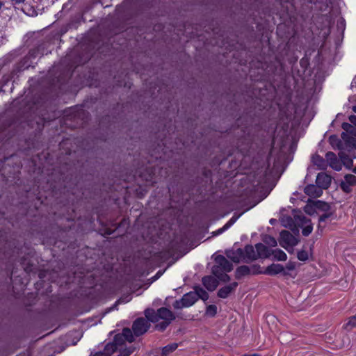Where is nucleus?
I'll return each instance as SVG.
<instances>
[{"mask_svg": "<svg viewBox=\"0 0 356 356\" xmlns=\"http://www.w3.org/2000/svg\"><path fill=\"white\" fill-rule=\"evenodd\" d=\"M238 283L234 282L227 286L220 288L218 291V296L220 298H227L232 293L234 292Z\"/></svg>", "mask_w": 356, "mask_h": 356, "instance_id": "obj_11", "label": "nucleus"}, {"mask_svg": "<svg viewBox=\"0 0 356 356\" xmlns=\"http://www.w3.org/2000/svg\"><path fill=\"white\" fill-rule=\"evenodd\" d=\"M193 292H195L197 294V300L200 298L202 300L206 301L209 298L208 293L200 286H195Z\"/></svg>", "mask_w": 356, "mask_h": 356, "instance_id": "obj_19", "label": "nucleus"}, {"mask_svg": "<svg viewBox=\"0 0 356 356\" xmlns=\"http://www.w3.org/2000/svg\"><path fill=\"white\" fill-rule=\"evenodd\" d=\"M326 161L327 166L334 169V170L339 171L342 168V163L339 159H337V155L332 152H328L325 154Z\"/></svg>", "mask_w": 356, "mask_h": 356, "instance_id": "obj_7", "label": "nucleus"}, {"mask_svg": "<svg viewBox=\"0 0 356 356\" xmlns=\"http://www.w3.org/2000/svg\"><path fill=\"white\" fill-rule=\"evenodd\" d=\"M297 257L300 261H305L309 258L308 252L304 250L298 251Z\"/></svg>", "mask_w": 356, "mask_h": 356, "instance_id": "obj_30", "label": "nucleus"}, {"mask_svg": "<svg viewBox=\"0 0 356 356\" xmlns=\"http://www.w3.org/2000/svg\"><path fill=\"white\" fill-rule=\"evenodd\" d=\"M25 0H11L13 4H19L24 3Z\"/></svg>", "mask_w": 356, "mask_h": 356, "instance_id": "obj_41", "label": "nucleus"}, {"mask_svg": "<svg viewBox=\"0 0 356 356\" xmlns=\"http://www.w3.org/2000/svg\"><path fill=\"white\" fill-rule=\"evenodd\" d=\"M332 215H333V213L329 211L325 212V213L320 216L319 220H318V221H319L318 227H321V222H325L327 219L330 218Z\"/></svg>", "mask_w": 356, "mask_h": 356, "instance_id": "obj_32", "label": "nucleus"}, {"mask_svg": "<svg viewBox=\"0 0 356 356\" xmlns=\"http://www.w3.org/2000/svg\"><path fill=\"white\" fill-rule=\"evenodd\" d=\"M271 254L273 256L274 259L277 261H284L287 259L286 254L280 249H275L273 250Z\"/></svg>", "mask_w": 356, "mask_h": 356, "instance_id": "obj_20", "label": "nucleus"}, {"mask_svg": "<svg viewBox=\"0 0 356 356\" xmlns=\"http://www.w3.org/2000/svg\"><path fill=\"white\" fill-rule=\"evenodd\" d=\"M135 349L136 348L134 346H130L124 349L120 348L118 349L120 354L118 356H129L131 353H134Z\"/></svg>", "mask_w": 356, "mask_h": 356, "instance_id": "obj_27", "label": "nucleus"}, {"mask_svg": "<svg viewBox=\"0 0 356 356\" xmlns=\"http://www.w3.org/2000/svg\"><path fill=\"white\" fill-rule=\"evenodd\" d=\"M312 162L318 170H326L327 168L326 159L323 158L318 154H315L312 156Z\"/></svg>", "mask_w": 356, "mask_h": 356, "instance_id": "obj_16", "label": "nucleus"}, {"mask_svg": "<svg viewBox=\"0 0 356 356\" xmlns=\"http://www.w3.org/2000/svg\"><path fill=\"white\" fill-rule=\"evenodd\" d=\"M264 273L266 275L274 276L278 274H282L284 277H293L294 276L290 273H288L286 269L284 268V266H283L282 264H272L270 266H268L265 270L264 271Z\"/></svg>", "mask_w": 356, "mask_h": 356, "instance_id": "obj_6", "label": "nucleus"}, {"mask_svg": "<svg viewBox=\"0 0 356 356\" xmlns=\"http://www.w3.org/2000/svg\"><path fill=\"white\" fill-rule=\"evenodd\" d=\"M149 177H151V176L149 175ZM147 180L151 181L152 180V177H150L149 179H147Z\"/></svg>", "mask_w": 356, "mask_h": 356, "instance_id": "obj_47", "label": "nucleus"}, {"mask_svg": "<svg viewBox=\"0 0 356 356\" xmlns=\"http://www.w3.org/2000/svg\"><path fill=\"white\" fill-rule=\"evenodd\" d=\"M341 127L344 131L350 134H352L354 130L353 126L348 122L342 123Z\"/></svg>", "mask_w": 356, "mask_h": 356, "instance_id": "obj_33", "label": "nucleus"}, {"mask_svg": "<svg viewBox=\"0 0 356 356\" xmlns=\"http://www.w3.org/2000/svg\"><path fill=\"white\" fill-rule=\"evenodd\" d=\"M214 261L215 263L218 264L226 273L230 272L233 269L232 264L222 255H217L214 258Z\"/></svg>", "mask_w": 356, "mask_h": 356, "instance_id": "obj_12", "label": "nucleus"}, {"mask_svg": "<svg viewBox=\"0 0 356 356\" xmlns=\"http://www.w3.org/2000/svg\"><path fill=\"white\" fill-rule=\"evenodd\" d=\"M353 172H354L355 173H356V166L354 168V169H353Z\"/></svg>", "mask_w": 356, "mask_h": 356, "instance_id": "obj_46", "label": "nucleus"}, {"mask_svg": "<svg viewBox=\"0 0 356 356\" xmlns=\"http://www.w3.org/2000/svg\"><path fill=\"white\" fill-rule=\"evenodd\" d=\"M217 312V307L214 305H210L207 307L206 313L207 314L214 316Z\"/></svg>", "mask_w": 356, "mask_h": 356, "instance_id": "obj_31", "label": "nucleus"}, {"mask_svg": "<svg viewBox=\"0 0 356 356\" xmlns=\"http://www.w3.org/2000/svg\"><path fill=\"white\" fill-rule=\"evenodd\" d=\"M249 267L251 268L250 274L257 275V274L264 273V272L260 270V266L258 265H252Z\"/></svg>", "mask_w": 356, "mask_h": 356, "instance_id": "obj_34", "label": "nucleus"}, {"mask_svg": "<svg viewBox=\"0 0 356 356\" xmlns=\"http://www.w3.org/2000/svg\"><path fill=\"white\" fill-rule=\"evenodd\" d=\"M356 185V176L348 174L344 176V179L340 184V188L345 193L351 191V186Z\"/></svg>", "mask_w": 356, "mask_h": 356, "instance_id": "obj_8", "label": "nucleus"}, {"mask_svg": "<svg viewBox=\"0 0 356 356\" xmlns=\"http://www.w3.org/2000/svg\"><path fill=\"white\" fill-rule=\"evenodd\" d=\"M353 111L356 113V106L353 107Z\"/></svg>", "mask_w": 356, "mask_h": 356, "instance_id": "obj_45", "label": "nucleus"}, {"mask_svg": "<svg viewBox=\"0 0 356 356\" xmlns=\"http://www.w3.org/2000/svg\"><path fill=\"white\" fill-rule=\"evenodd\" d=\"M275 222V219H271V220H270V223L271 225H273Z\"/></svg>", "mask_w": 356, "mask_h": 356, "instance_id": "obj_44", "label": "nucleus"}, {"mask_svg": "<svg viewBox=\"0 0 356 356\" xmlns=\"http://www.w3.org/2000/svg\"><path fill=\"white\" fill-rule=\"evenodd\" d=\"M197 301V294L195 292L190 291L183 296V297L175 301L173 307L176 309H180L184 307L192 306Z\"/></svg>", "mask_w": 356, "mask_h": 356, "instance_id": "obj_4", "label": "nucleus"}, {"mask_svg": "<svg viewBox=\"0 0 356 356\" xmlns=\"http://www.w3.org/2000/svg\"><path fill=\"white\" fill-rule=\"evenodd\" d=\"M149 320L146 318H138L132 325L133 332L135 336L139 337L145 334L150 327Z\"/></svg>", "mask_w": 356, "mask_h": 356, "instance_id": "obj_5", "label": "nucleus"}, {"mask_svg": "<svg viewBox=\"0 0 356 356\" xmlns=\"http://www.w3.org/2000/svg\"><path fill=\"white\" fill-rule=\"evenodd\" d=\"M356 327V314L355 316H350L348 319L347 323H346L343 327L347 330L350 331L354 327Z\"/></svg>", "mask_w": 356, "mask_h": 356, "instance_id": "obj_22", "label": "nucleus"}, {"mask_svg": "<svg viewBox=\"0 0 356 356\" xmlns=\"http://www.w3.org/2000/svg\"><path fill=\"white\" fill-rule=\"evenodd\" d=\"M235 219H234V218H232V219H230L225 225H229V227L232 225L234 222H235Z\"/></svg>", "mask_w": 356, "mask_h": 356, "instance_id": "obj_39", "label": "nucleus"}, {"mask_svg": "<svg viewBox=\"0 0 356 356\" xmlns=\"http://www.w3.org/2000/svg\"><path fill=\"white\" fill-rule=\"evenodd\" d=\"M120 334L123 336V339L125 341H127L130 343L134 341L133 332L129 328H124L122 330V332Z\"/></svg>", "mask_w": 356, "mask_h": 356, "instance_id": "obj_24", "label": "nucleus"}, {"mask_svg": "<svg viewBox=\"0 0 356 356\" xmlns=\"http://www.w3.org/2000/svg\"><path fill=\"white\" fill-rule=\"evenodd\" d=\"M93 356H108V355H105V353H103L102 352H97Z\"/></svg>", "mask_w": 356, "mask_h": 356, "instance_id": "obj_42", "label": "nucleus"}, {"mask_svg": "<svg viewBox=\"0 0 356 356\" xmlns=\"http://www.w3.org/2000/svg\"><path fill=\"white\" fill-rule=\"evenodd\" d=\"M299 242V240L294 236L289 231L282 230L280 234L279 243L289 252L293 251V247Z\"/></svg>", "mask_w": 356, "mask_h": 356, "instance_id": "obj_2", "label": "nucleus"}, {"mask_svg": "<svg viewBox=\"0 0 356 356\" xmlns=\"http://www.w3.org/2000/svg\"><path fill=\"white\" fill-rule=\"evenodd\" d=\"M243 356H261V355L259 354H252V355L245 354Z\"/></svg>", "mask_w": 356, "mask_h": 356, "instance_id": "obj_43", "label": "nucleus"}, {"mask_svg": "<svg viewBox=\"0 0 356 356\" xmlns=\"http://www.w3.org/2000/svg\"><path fill=\"white\" fill-rule=\"evenodd\" d=\"M264 241L268 245L271 247H275L277 245L276 239L270 236H266L264 240Z\"/></svg>", "mask_w": 356, "mask_h": 356, "instance_id": "obj_29", "label": "nucleus"}, {"mask_svg": "<svg viewBox=\"0 0 356 356\" xmlns=\"http://www.w3.org/2000/svg\"><path fill=\"white\" fill-rule=\"evenodd\" d=\"M348 120L352 124H353L356 127V115H350Z\"/></svg>", "mask_w": 356, "mask_h": 356, "instance_id": "obj_38", "label": "nucleus"}, {"mask_svg": "<svg viewBox=\"0 0 356 356\" xmlns=\"http://www.w3.org/2000/svg\"><path fill=\"white\" fill-rule=\"evenodd\" d=\"M118 351V347L115 346V344L113 343V342H110L107 343L104 349L103 353H105V355L108 356H111L113 353Z\"/></svg>", "mask_w": 356, "mask_h": 356, "instance_id": "obj_23", "label": "nucleus"}, {"mask_svg": "<svg viewBox=\"0 0 356 356\" xmlns=\"http://www.w3.org/2000/svg\"><path fill=\"white\" fill-rule=\"evenodd\" d=\"M315 207L317 209L325 212L330 210V205L328 203L320 200L315 203Z\"/></svg>", "mask_w": 356, "mask_h": 356, "instance_id": "obj_25", "label": "nucleus"}, {"mask_svg": "<svg viewBox=\"0 0 356 356\" xmlns=\"http://www.w3.org/2000/svg\"><path fill=\"white\" fill-rule=\"evenodd\" d=\"M202 284L210 291H214L218 285V281L212 276H205L202 278Z\"/></svg>", "mask_w": 356, "mask_h": 356, "instance_id": "obj_15", "label": "nucleus"}, {"mask_svg": "<svg viewBox=\"0 0 356 356\" xmlns=\"http://www.w3.org/2000/svg\"><path fill=\"white\" fill-rule=\"evenodd\" d=\"M305 193L312 197H320L323 193V189L318 186L316 184H309L307 185L305 189Z\"/></svg>", "mask_w": 356, "mask_h": 356, "instance_id": "obj_13", "label": "nucleus"}, {"mask_svg": "<svg viewBox=\"0 0 356 356\" xmlns=\"http://www.w3.org/2000/svg\"><path fill=\"white\" fill-rule=\"evenodd\" d=\"M339 156L341 159L340 161L347 168H350L353 165V160L344 152H340Z\"/></svg>", "mask_w": 356, "mask_h": 356, "instance_id": "obj_21", "label": "nucleus"}, {"mask_svg": "<svg viewBox=\"0 0 356 356\" xmlns=\"http://www.w3.org/2000/svg\"><path fill=\"white\" fill-rule=\"evenodd\" d=\"M294 222L297 226L302 229V234L303 236H307L312 233L313 230L312 221L303 214L294 216Z\"/></svg>", "mask_w": 356, "mask_h": 356, "instance_id": "obj_3", "label": "nucleus"}, {"mask_svg": "<svg viewBox=\"0 0 356 356\" xmlns=\"http://www.w3.org/2000/svg\"><path fill=\"white\" fill-rule=\"evenodd\" d=\"M228 228H229V225H224L222 228H220L217 231L213 232V235L216 236V235L220 234L223 232H225L226 229H227Z\"/></svg>", "mask_w": 356, "mask_h": 356, "instance_id": "obj_37", "label": "nucleus"}, {"mask_svg": "<svg viewBox=\"0 0 356 356\" xmlns=\"http://www.w3.org/2000/svg\"><path fill=\"white\" fill-rule=\"evenodd\" d=\"M243 252L242 248H238L236 250H227L226 255L233 262L239 263L241 261H243Z\"/></svg>", "mask_w": 356, "mask_h": 356, "instance_id": "obj_14", "label": "nucleus"}, {"mask_svg": "<svg viewBox=\"0 0 356 356\" xmlns=\"http://www.w3.org/2000/svg\"><path fill=\"white\" fill-rule=\"evenodd\" d=\"M220 281L223 282H228L230 280V277L226 273H221L220 275L216 277Z\"/></svg>", "mask_w": 356, "mask_h": 356, "instance_id": "obj_36", "label": "nucleus"}, {"mask_svg": "<svg viewBox=\"0 0 356 356\" xmlns=\"http://www.w3.org/2000/svg\"><path fill=\"white\" fill-rule=\"evenodd\" d=\"M243 250L244 251L243 261L249 263L258 259V254H256V251L252 245H248Z\"/></svg>", "mask_w": 356, "mask_h": 356, "instance_id": "obj_10", "label": "nucleus"}, {"mask_svg": "<svg viewBox=\"0 0 356 356\" xmlns=\"http://www.w3.org/2000/svg\"><path fill=\"white\" fill-rule=\"evenodd\" d=\"M145 316L149 321L156 323L155 328L164 331L175 319V314L166 307H161L157 310L148 308L145 310Z\"/></svg>", "mask_w": 356, "mask_h": 356, "instance_id": "obj_1", "label": "nucleus"}, {"mask_svg": "<svg viewBox=\"0 0 356 356\" xmlns=\"http://www.w3.org/2000/svg\"><path fill=\"white\" fill-rule=\"evenodd\" d=\"M332 177L325 172H320L316 176V184L322 189H327L332 182Z\"/></svg>", "mask_w": 356, "mask_h": 356, "instance_id": "obj_9", "label": "nucleus"}, {"mask_svg": "<svg viewBox=\"0 0 356 356\" xmlns=\"http://www.w3.org/2000/svg\"><path fill=\"white\" fill-rule=\"evenodd\" d=\"M251 268L248 266H241L238 267L235 272V277L237 280L250 275Z\"/></svg>", "mask_w": 356, "mask_h": 356, "instance_id": "obj_17", "label": "nucleus"}, {"mask_svg": "<svg viewBox=\"0 0 356 356\" xmlns=\"http://www.w3.org/2000/svg\"><path fill=\"white\" fill-rule=\"evenodd\" d=\"M255 249H256L255 250L256 254H258V258L267 257L268 253V248L265 245H264L262 243H257L255 245Z\"/></svg>", "mask_w": 356, "mask_h": 356, "instance_id": "obj_18", "label": "nucleus"}, {"mask_svg": "<svg viewBox=\"0 0 356 356\" xmlns=\"http://www.w3.org/2000/svg\"><path fill=\"white\" fill-rule=\"evenodd\" d=\"M125 340L123 339V336L120 334H118L114 337L113 341H112L113 344L118 347V349L122 348V345L124 343Z\"/></svg>", "mask_w": 356, "mask_h": 356, "instance_id": "obj_26", "label": "nucleus"}, {"mask_svg": "<svg viewBox=\"0 0 356 356\" xmlns=\"http://www.w3.org/2000/svg\"><path fill=\"white\" fill-rule=\"evenodd\" d=\"M235 219H234V218H232V219H230L225 225H229V227L232 225L234 222H235Z\"/></svg>", "mask_w": 356, "mask_h": 356, "instance_id": "obj_40", "label": "nucleus"}, {"mask_svg": "<svg viewBox=\"0 0 356 356\" xmlns=\"http://www.w3.org/2000/svg\"><path fill=\"white\" fill-rule=\"evenodd\" d=\"M284 268L286 269V270L288 272V273H290L291 271H293L296 268V264L291 261H289L286 266L284 267Z\"/></svg>", "mask_w": 356, "mask_h": 356, "instance_id": "obj_35", "label": "nucleus"}, {"mask_svg": "<svg viewBox=\"0 0 356 356\" xmlns=\"http://www.w3.org/2000/svg\"><path fill=\"white\" fill-rule=\"evenodd\" d=\"M211 271L213 275L216 277H218L221 273H226L224 270H222V268H220V266L218 264L216 263L215 265H213V266L212 267Z\"/></svg>", "mask_w": 356, "mask_h": 356, "instance_id": "obj_28", "label": "nucleus"}]
</instances>
